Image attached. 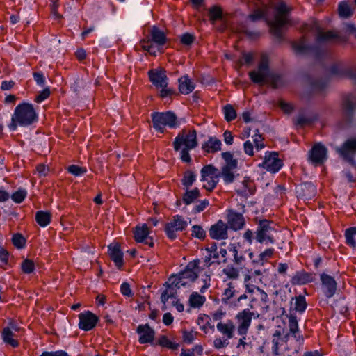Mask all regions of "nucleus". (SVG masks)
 Instances as JSON below:
<instances>
[{"instance_id": "obj_1", "label": "nucleus", "mask_w": 356, "mask_h": 356, "mask_svg": "<svg viewBox=\"0 0 356 356\" xmlns=\"http://www.w3.org/2000/svg\"><path fill=\"white\" fill-rule=\"evenodd\" d=\"M248 76L253 83L264 85L268 83L274 90L286 88L289 84V80L285 74L270 70L267 55L261 56V61L258 65V70L250 72Z\"/></svg>"}, {"instance_id": "obj_2", "label": "nucleus", "mask_w": 356, "mask_h": 356, "mask_svg": "<svg viewBox=\"0 0 356 356\" xmlns=\"http://www.w3.org/2000/svg\"><path fill=\"white\" fill-rule=\"evenodd\" d=\"M39 120L38 113L31 103L22 102L19 104L11 115V122L8 124L10 131H15L18 127H28Z\"/></svg>"}, {"instance_id": "obj_3", "label": "nucleus", "mask_w": 356, "mask_h": 356, "mask_svg": "<svg viewBox=\"0 0 356 356\" xmlns=\"http://www.w3.org/2000/svg\"><path fill=\"white\" fill-rule=\"evenodd\" d=\"M152 127L160 134H164L165 127L174 129L179 128L181 125L177 116L172 111H154L151 113Z\"/></svg>"}, {"instance_id": "obj_4", "label": "nucleus", "mask_w": 356, "mask_h": 356, "mask_svg": "<svg viewBox=\"0 0 356 356\" xmlns=\"http://www.w3.org/2000/svg\"><path fill=\"white\" fill-rule=\"evenodd\" d=\"M172 146L175 152H179L181 148L195 149L198 146L196 130L193 129L188 132L186 130L180 131L175 138Z\"/></svg>"}, {"instance_id": "obj_5", "label": "nucleus", "mask_w": 356, "mask_h": 356, "mask_svg": "<svg viewBox=\"0 0 356 356\" xmlns=\"http://www.w3.org/2000/svg\"><path fill=\"white\" fill-rule=\"evenodd\" d=\"M356 113V97L349 95L343 101L341 105L342 118L340 122L341 128L350 127L354 124Z\"/></svg>"}, {"instance_id": "obj_6", "label": "nucleus", "mask_w": 356, "mask_h": 356, "mask_svg": "<svg viewBox=\"0 0 356 356\" xmlns=\"http://www.w3.org/2000/svg\"><path fill=\"white\" fill-rule=\"evenodd\" d=\"M273 221L268 219L259 220L255 231V240L261 244H273L275 240L271 234L275 228L272 226Z\"/></svg>"}, {"instance_id": "obj_7", "label": "nucleus", "mask_w": 356, "mask_h": 356, "mask_svg": "<svg viewBox=\"0 0 356 356\" xmlns=\"http://www.w3.org/2000/svg\"><path fill=\"white\" fill-rule=\"evenodd\" d=\"M220 173L218 169L211 164L204 165L200 170V181H207L203 188L208 191H212L217 186Z\"/></svg>"}, {"instance_id": "obj_8", "label": "nucleus", "mask_w": 356, "mask_h": 356, "mask_svg": "<svg viewBox=\"0 0 356 356\" xmlns=\"http://www.w3.org/2000/svg\"><path fill=\"white\" fill-rule=\"evenodd\" d=\"M319 120V113L306 107L300 108L296 117L293 119L294 125L300 128L307 125H312Z\"/></svg>"}, {"instance_id": "obj_9", "label": "nucleus", "mask_w": 356, "mask_h": 356, "mask_svg": "<svg viewBox=\"0 0 356 356\" xmlns=\"http://www.w3.org/2000/svg\"><path fill=\"white\" fill-rule=\"evenodd\" d=\"M188 223L182 216L175 215L172 220L165 225L164 232L167 237L173 241L177 238V232L186 230Z\"/></svg>"}, {"instance_id": "obj_10", "label": "nucleus", "mask_w": 356, "mask_h": 356, "mask_svg": "<svg viewBox=\"0 0 356 356\" xmlns=\"http://www.w3.org/2000/svg\"><path fill=\"white\" fill-rule=\"evenodd\" d=\"M283 161L279 158L277 152L267 151L264 159L261 165L266 171L270 173H277L283 166Z\"/></svg>"}, {"instance_id": "obj_11", "label": "nucleus", "mask_w": 356, "mask_h": 356, "mask_svg": "<svg viewBox=\"0 0 356 356\" xmlns=\"http://www.w3.org/2000/svg\"><path fill=\"white\" fill-rule=\"evenodd\" d=\"M320 280L321 282V291L324 296L328 299L332 298L337 289V283L335 279L325 273H322L320 275Z\"/></svg>"}, {"instance_id": "obj_12", "label": "nucleus", "mask_w": 356, "mask_h": 356, "mask_svg": "<svg viewBox=\"0 0 356 356\" xmlns=\"http://www.w3.org/2000/svg\"><path fill=\"white\" fill-rule=\"evenodd\" d=\"M79 328L88 332L94 329L99 321V317L90 311H84L79 314Z\"/></svg>"}, {"instance_id": "obj_13", "label": "nucleus", "mask_w": 356, "mask_h": 356, "mask_svg": "<svg viewBox=\"0 0 356 356\" xmlns=\"http://www.w3.org/2000/svg\"><path fill=\"white\" fill-rule=\"evenodd\" d=\"M149 81L156 88H164L169 84V78L163 68L152 69L148 71Z\"/></svg>"}, {"instance_id": "obj_14", "label": "nucleus", "mask_w": 356, "mask_h": 356, "mask_svg": "<svg viewBox=\"0 0 356 356\" xmlns=\"http://www.w3.org/2000/svg\"><path fill=\"white\" fill-rule=\"evenodd\" d=\"M253 312L249 309H245L236 314V318L238 322L237 333L238 335H246L251 325Z\"/></svg>"}, {"instance_id": "obj_15", "label": "nucleus", "mask_w": 356, "mask_h": 356, "mask_svg": "<svg viewBox=\"0 0 356 356\" xmlns=\"http://www.w3.org/2000/svg\"><path fill=\"white\" fill-rule=\"evenodd\" d=\"M327 149L321 143L314 145L309 150V158L314 164H323L327 159Z\"/></svg>"}, {"instance_id": "obj_16", "label": "nucleus", "mask_w": 356, "mask_h": 356, "mask_svg": "<svg viewBox=\"0 0 356 356\" xmlns=\"http://www.w3.org/2000/svg\"><path fill=\"white\" fill-rule=\"evenodd\" d=\"M138 334V342L140 344L150 343L155 346L154 339L155 337V330L148 324H140L136 330Z\"/></svg>"}, {"instance_id": "obj_17", "label": "nucleus", "mask_w": 356, "mask_h": 356, "mask_svg": "<svg viewBox=\"0 0 356 356\" xmlns=\"http://www.w3.org/2000/svg\"><path fill=\"white\" fill-rule=\"evenodd\" d=\"M242 208L245 209V205L241 204ZM236 212L233 209H229L227 213V223L230 229L234 231H238L243 229L245 225V218L243 213Z\"/></svg>"}, {"instance_id": "obj_18", "label": "nucleus", "mask_w": 356, "mask_h": 356, "mask_svg": "<svg viewBox=\"0 0 356 356\" xmlns=\"http://www.w3.org/2000/svg\"><path fill=\"white\" fill-rule=\"evenodd\" d=\"M209 236L214 240H225L228 238V225L222 220H218L209 229Z\"/></svg>"}, {"instance_id": "obj_19", "label": "nucleus", "mask_w": 356, "mask_h": 356, "mask_svg": "<svg viewBox=\"0 0 356 356\" xmlns=\"http://www.w3.org/2000/svg\"><path fill=\"white\" fill-rule=\"evenodd\" d=\"M298 197L305 200H312L316 194V188L311 181L302 182L296 187Z\"/></svg>"}, {"instance_id": "obj_20", "label": "nucleus", "mask_w": 356, "mask_h": 356, "mask_svg": "<svg viewBox=\"0 0 356 356\" xmlns=\"http://www.w3.org/2000/svg\"><path fill=\"white\" fill-rule=\"evenodd\" d=\"M108 254L118 269L124 265V253L119 243H111L108 245Z\"/></svg>"}, {"instance_id": "obj_21", "label": "nucleus", "mask_w": 356, "mask_h": 356, "mask_svg": "<svg viewBox=\"0 0 356 356\" xmlns=\"http://www.w3.org/2000/svg\"><path fill=\"white\" fill-rule=\"evenodd\" d=\"M327 71L332 76L348 77L352 79H356V71L350 67H341L337 64L330 65Z\"/></svg>"}, {"instance_id": "obj_22", "label": "nucleus", "mask_w": 356, "mask_h": 356, "mask_svg": "<svg viewBox=\"0 0 356 356\" xmlns=\"http://www.w3.org/2000/svg\"><path fill=\"white\" fill-rule=\"evenodd\" d=\"M314 274L307 273L304 270H298L291 280L292 285H305L314 281Z\"/></svg>"}, {"instance_id": "obj_23", "label": "nucleus", "mask_w": 356, "mask_h": 356, "mask_svg": "<svg viewBox=\"0 0 356 356\" xmlns=\"http://www.w3.org/2000/svg\"><path fill=\"white\" fill-rule=\"evenodd\" d=\"M337 152L341 157L356 155V137L346 140L341 146L337 149Z\"/></svg>"}, {"instance_id": "obj_24", "label": "nucleus", "mask_w": 356, "mask_h": 356, "mask_svg": "<svg viewBox=\"0 0 356 356\" xmlns=\"http://www.w3.org/2000/svg\"><path fill=\"white\" fill-rule=\"evenodd\" d=\"M196 85L188 74H184L178 79L179 92L186 95L191 93Z\"/></svg>"}, {"instance_id": "obj_25", "label": "nucleus", "mask_w": 356, "mask_h": 356, "mask_svg": "<svg viewBox=\"0 0 356 356\" xmlns=\"http://www.w3.org/2000/svg\"><path fill=\"white\" fill-rule=\"evenodd\" d=\"M294 300V306L293 307L290 308V313H292L293 312H298L300 314H302L307 307V303L306 301V298L303 295H299L295 297H293L291 298V300L290 302L291 305H293V301Z\"/></svg>"}, {"instance_id": "obj_26", "label": "nucleus", "mask_w": 356, "mask_h": 356, "mask_svg": "<svg viewBox=\"0 0 356 356\" xmlns=\"http://www.w3.org/2000/svg\"><path fill=\"white\" fill-rule=\"evenodd\" d=\"M221 140L214 136H210L207 141L202 145V149L207 153H216L221 150Z\"/></svg>"}, {"instance_id": "obj_27", "label": "nucleus", "mask_w": 356, "mask_h": 356, "mask_svg": "<svg viewBox=\"0 0 356 356\" xmlns=\"http://www.w3.org/2000/svg\"><path fill=\"white\" fill-rule=\"evenodd\" d=\"M149 236V230L147 224L143 223L142 225H137L134 229V238L137 243H144L148 240Z\"/></svg>"}, {"instance_id": "obj_28", "label": "nucleus", "mask_w": 356, "mask_h": 356, "mask_svg": "<svg viewBox=\"0 0 356 356\" xmlns=\"http://www.w3.org/2000/svg\"><path fill=\"white\" fill-rule=\"evenodd\" d=\"M151 40L158 46H163L167 42L166 34L157 26L154 25L150 31Z\"/></svg>"}, {"instance_id": "obj_29", "label": "nucleus", "mask_w": 356, "mask_h": 356, "mask_svg": "<svg viewBox=\"0 0 356 356\" xmlns=\"http://www.w3.org/2000/svg\"><path fill=\"white\" fill-rule=\"evenodd\" d=\"M52 214L49 211L39 210L36 211L35 220L41 227H47L51 222Z\"/></svg>"}, {"instance_id": "obj_30", "label": "nucleus", "mask_w": 356, "mask_h": 356, "mask_svg": "<svg viewBox=\"0 0 356 356\" xmlns=\"http://www.w3.org/2000/svg\"><path fill=\"white\" fill-rule=\"evenodd\" d=\"M184 189L185 192L182 195V202L186 205H189L192 203H194L195 200L201 196L200 191L197 187L191 190L189 188Z\"/></svg>"}, {"instance_id": "obj_31", "label": "nucleus", "mask_w": 356, "mask_h": 356, "mask_svg": "<svg viewBox=\"0 0 356 356\" xmlns=\"http://www.w3.org/2000/svg\"><path fill=\"white\" fill-rule=\"evenodd\" d=\"M247 19L252 22L263 20L267 24H270L272 23V21L268 17V11L261 9H256L252 13L248 15Z\"/></svg>"}, {"instance_id": "obj_32", "label": "nucleus", "mask_w": 356, "mask_h": 356, "mask_svg": "<svg viewBox=\"0 0 356 356\" xmlns=\"http://www.w3.org/2000/svg\"><path fill=\"white\" fill-rule=\"evenodd\" d=\"M328 85L327 79H312L309 78V86L312 91L307 95V99H310L312 97V92L314 91H323Z\"/></svg>"}, {"instance_id": "obj_33", "label": "nucleus", "mask_w": 356, "mask_h": 356, "mask_svg": "<svg viewBox=\"0 0 356 356\" xmlns=\"http://www.w3.org/2000/svg\"><path fill=\"white\" fill-rule=\"evenodd\" d=\"M217 330L225 335L228 339L234 337V331L235 326L231 321H229L227 323H222L219 322L216 325Z\"/></svg>"}, {"instance_id": "obj_34", "label": "nucleus", "mask_w": 356, "mask_h": 356, "mask_svg": "<svg viewBox=\"0 0 356 356\" xmlns=\"http://www.w3.org/2000/svg\"><path fill=\"white\" fill-rule=\"evenodd\" d=\"M197 180V174L191 170H186L181 179V183L184 188H189Z\"/></svg>"}, {"instance_id": "obj_35", "label": "nucleus", "mask_w": 356, "mask_h": 356, "mask_svg": "<svg viewBox=\"0 0 356 356\" xmlns=\"http://www.w3.org/2000/svg\"><path fill=\"white\" fill-rule=\"evenodd\" d=\"M13 336L14 333L10 327H4L2 330L1 338L3 341L13 348H17L19 346V343L16 339L13 338Z\"/></svg>"}, {"instance_id": "obj_36", "label": "nucleus", "mask_w": 356, "mask_h": 356, "mask_svg": "<svg viewBox=\"0 0 356 356\" xmlns=\"http://www.w3.org/2000/svg\"><path fill=\"white\" fill-rule=\"evenodd\" d=\"M338 14L342 19H348L353 15V10L346 1H342L338 5Z\"/></svg>"}, {"instance_id": "obj_37", "label": "nucleus", "mask_w": 356, "mask_h": 356, "mask_svg": "<svg viewBox=\"0 0 356 356\" xmlns=\"http://www.w3.org/2000/svg\"><path fill=\"white\" fill-rule=\"evenodd\" d=\"M241 248L240 243H230L228 246L229 252H233L234 262L237 265H241L245 261V256L239 254V248Z\"/></svg>"}, {"instance_id": "obj_38", "label": "nucleus", "mask_w": 356, "mask_h": 356, "mask_svg": "<svg viewBox=\"0 0 356 356\" xmlns=\"http://www.w3.org/2000/svg\"><path fill=\"white\" fill-rule=\"evenodd\" d=\"M206 301L204 296L199 294L197 292H193L189 297L188 303L192 308L201 307Z\"/></svg>"}, {"instance_id": "obj_39", "label": "nucleus", "mask_w": 356, "mask_h": 356, "mask_svg": "<svg viewBox=\"0 0 356 356\" xmlns=\"http://www.w3.org/2000/svg\"><path fill=\"white\" fill-rule=\"evenodd\" d=\"M155 345H159L163 348H167L172 350H176L179 347V343L171 341L167 336L161 335Z\"/></svg>"}, {"instance_id": "obj_40", "label": "nucleus", "mask_w": 356, "mask_h": 356, "mask_svg": "<svg viewBox=\"0 0 356 356\" xmlns=\"http://www.w3.org/2000/svg\"><path fill=\"white\" fill-rule=\"evenodd\" d=\"M221 156L225 161V165L222 168H237L238 161L234 159L233 154L231 152H222Z\"/></svg>"}, {"instance_id": "obj_41", "label": "nucleus", "mask_w": 356, "mask_h": 356, "mask_svg": "<svg viewBox=\"0 0 356 356\" xmlns=\"http://www.w3.org/2000/svg\"><path fill=\"white\" fill-rule=\"evenodd\" d=\"M235 169L236 168H222L220 173L225 185L232 184L234 181L236 177L232 170Z\"/></svg>"}, {"instance_id": "obj_42", "label": "nucleus", "mask_w": 356, "mask_h": 356, "mask_svg": "<svg viewBox=\"0 0 356 356\" xmlns=\"http://www.w3.org/2000/svg\"><path fill=\"white\" fill-rule=\"evenodd\" d=\"M206 251L209 254L205 257V262L209 263V266H210L215 262H210L212 258L215 259L219 258V251H218L217 244L216 243H212L209 247L206 248Z\"/></svg>"}, {"instance_id": "obj_43", "label": "nucleus", "mask_w": 356, "mask_h": 356, "mask_svg": "<svg viewBox=\"0 0 356 356\" xmlns=\"http://www.w3.org/2000/svg\"><path fill=\"white\" fill-rule=\"evenodd\" d=\"M11 242L17 250H22L26 247V239L21 233H15L11 238Z\"/></svg>"}, {"instance_id": "obj_44", "label": "nucleus", "mask_w": 356, "mask_h": 356, "mask_svg": "<svg viewBox=\"0 0 356 356\" xmlns=\"http://www.w3.org/2000/svg\"><path fill=\"white\" fill-rule=\"evenodd\" d=\"M344 235L346 243L351 248H356V240L355 239V236H356V227H351L346 229Z\"/></svg>"}, {"instance_id": "obj_45", "label": "nucleus", "mask_w": 356, "mask_h": 356, "mask_svg": "<svg viewBox=\"0 0 356 356\" xmlns=\"http://www.w3.org/2000/svg\"><path fill=\"white\" fill-rule=\"evenodd\" d=\"M209 15L210 21L214 24L216 21L222 19L223 12L220 8L214 6L209 9Z\"/></svg>"}, {"instance_id": "obj_46", "label": "nucleus", "mask_w": 356, "mask_h": 356, "mask_svg": "<svg viewBox=\"0 0 356 356\" xmlns=\"http://www.w3.org/2000/svg\"><path fill=\"white\" fill-rule=\"evenodd\" d=\"M22 271L26 275L31 274L35 270V264L33 260L26 258L21 264Z\"/></svg>"}, {"instance_id": "obj_47", "label": "nucleus", "mask_w": 356, "mask_h": 356, "mask_svg": "<svg viewBox=\"0 0 356 356\" xmlns=\"http://www.w3.org/2000/svg\"><path fill=\"white\" fill-rule=\"evenodd\" d=\"M66 170L68 173L74 175L76 177H82L88 171L86 167L79 166L75 164L70 165L67 167Z\"/></svg>"}, {"instance_id": "obj_48", "label": "nucleus", "mask_w": 356, "mask_h": 356, "mask_svg": "<svg viewBox=\"0 0 356 356\" xmlns=\"http://www.w3.org/2000/svg\"><path fill=\"white\" fill-rule=\"evenodd\" d=\"M227 287L225 289L221 299L222 302L225 305L228 304L229 299L232 298L236 292L232 282L227 283Z\"/></svg>"}, {"instance_id": "obj_49", "label": "nucleus", "mask_w": 356, "mask_h": 356, "mask_svg": "<svg viewBox=\"0 0 356 356\" xmlns=\"http://www.w3.org/2000/svg\"><path fill=\"white\" fill-rule=\"evenodd\" d=\"M182 280L179 273L177 274H172L168 278L166 285L170 289H179V283L182 282Z\"/></svg>"}, {"instance_id": "obj_50", "label": "nucleus", "mask_w": 356, "mask_h": 356, "mask_svg": "<svg viewBox=\"0 0 356 356\" xmlns=\"http://www.w3.org/2000/svg\"><path fill=\"white\" fill-rule=\"evenodd\" d=\"M223 113L225 120L229 122L236 119L237 116L236 111L232 104H227L223 107Z\"/></svg>"}, {"instance_id": "obj_51", "label": "nucleus", "mask_w": 356, "mask_h": 356, "mask_svg": "<svg viewBox=\"0 0 356 356\" xmlns=\"http://www.w3.org/2000/svg\"><path fill=\"white\" fill-rule=\"evenodd\" d=\"M27 196V191L25 188H19L10 195V198L17 204L22 203Z\"/></svg>"}, {"instance_id": "obj_52", "label": "nucleus", "mask_w": 356, "mask_h": 356, "mask_svg": "<svg viewBox=\"0 0 356 356\" xmlns=\"http://www.w3.org/2000/svg\"><path fill=\"white\" fill-rule=\"evenodd\" d=\"M286 316L289 318V328L291 334L297 333L298 331H300L298 326V322L297 316L295 313H289Z\"/></svg>"}, {"instance_id": "obj_53", "label": "nucleus", "mask_w": 356, "mask_h": 356, "mask_svg": "<svg viewBox=\"0 0 356 356\" xmlns=\"http://www.w3.org/2000/svg\"><path fill=\"white\" fill-rule=\"evenodd\" d=\"M195 40V35L188 32L184 33L179 36L180 43L186 47H191Z\"/></svg>"}, {"instance_id": "obj_54", "label": "nucleus", "mask_w": 356, "mask_h": 356, "mask_svg": "<svg viewBox=\"0 0 356 356\" xmlns=\"http://www.w3.org/2000/svg\"><path fill=\"white\" fill-rule=\"evenodd\" d=\"M338 38V35L332 31H327L318 34L316 38L317 43L323 44L331 40H334Z\"/></svg>"}, {"instance_id": "obj_55", "label": "nucleus", "mask_w": 356, "mask_h": 356, "mask_svg": "<svg viewBox=\"0 0 356 356\" xmlns=\"http://www.w3.org/2000/svg\"><path fill=\"white\" fill-rule=\"evenodd\" d=\"M191 236L194 238L203 241L205 239L207 234L202 226L195 225L191 227Z\"/></svg>"}, {"instance_id": "obj_56", "label": "nucleus", "mask_w": 356, "mask_h": 356, "mask_svg": "<svg viewBox=\"0 0 356 356\" xmlns=\"http://www.w3.org/2000/svg\"><path fill=\"white\" fill-rule=\"evenodd\" d=\"M311 44H298L293 42L292 44L293 49L295 51L296 54L298 55H306L309 54Z\"/></svg>"}, {"instance_id": "obj_57", "label": "nucleus", "mask_w": 356, "mask_h": 356, "mask_svg": "<svg viewBox=\"0 0 356 356\" xmlns=\"http://www.w3.org/2000/svg\"><path fill=\"white\" fill-rule=\"evenodd\" d=\"M183 280H188L191 282H195L197 277L199 271H190L189 270L184 268L183 270L179 272Z\"/></svg>"}, {"instance_id": "obj_58", "label": "nucleus", "mask_w": 356, "mask_h": 356, "mask_svg": "<svg viewBox=\"0 0 356 356\" xmlns=\"http://www.w3.org/2000/svg\"><path fill=\"white\" fill-rule=\"evenodd\" d=\"M161 90L159 91V97L162 99L165 98H172L173 96H177L179 95V92L177 90L172 88H168L165 86L164 88H160Z\"/></svg>"}, {"instance_id": "obj_59", "label": "nucleus", "mask_w": 356, "mask_h": 356, "mask_svg": "<svg viewBox=\"0 0 356 356\" xmlns=\"http://www.w3.org/2000/svg\"><path fill=\"white\" fill-rule=\"evenodd\" d=\"M291 337L296 340L293 353H297L304 344L305 339L303 335L300 331H298L297 333L291 334Z\"/></svg>"}, {"instance_id": "obj_60", "label": "nucleus", "mask_w": 356, "mask_h": 356, "mask_svg": "<svg viewBox=\"0 0 356 356\" xmlns=\"http://www.w3.org/2000/svg\"><path fill=\"white\" fill-rule=\"evenodd\" d=\"M276 16L286 17L291 12V8L288 7L284 1L280 2L275 8Z\"/></svg>"}, {"instance_id": "obj_61", "label": "nucleus", "mask_w": 356, "mask_h": 356, "mask_svg": "<svg viewBox=\"0 0 356 356\" xmlns=\"http://www.w3.org/2000/svg\"><path fill=\"white\" fill-rule=\"evenodd\" d=\"M33 77L38 86L43 88L46 86V77L42 71L34 72L33 73Z\"/></svg>"}, {"instance_id": "obj_62", "label": "nucleus", "mask_w": 356, "mask_h": 356, "mask_svg": "<svg viewBox=\"0 0 356 356\" xmlns=\"http://www.w3.org/2000/svg\"><path fill=\"white\" fill-rule=\"evenodd\" d=\"M222 272L229 279H237L239 276V271L232 265L227 266Z\"/></svg>"}, {"instance_id": "obj_63", "label": "nucleus", "mask_w": 356, "mask_h": 356, "mask_svg": "<svg viewBox=\"0 0 356 356\" xmlns=\"http://www.w3.org/2000/svg\"><path fill=\"white\" fill-rule=\"evenodd\" d=\"M209 205V202L207 199H204L199 202L195 205L192 209V213L194 214L203 211Z\"/></svg>"}, {"instance_id": "obj_64", "label": "nucleus", "mask_w": 356, "mask_h": 356, "mask_svg": "<svg viewBox=\"0 0 356 356\" xmlns=\"http://www.w3.org/2000/svg\"><path fill=\"white\" fill-rule=\"evenodd\" d=\"M40 356H70V355L63 350L56 351H43Z\"/></svg>"}]
</instances>
